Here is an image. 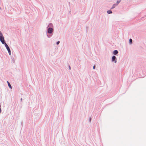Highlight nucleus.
I'll list each match as a JSON object with an SVG mask.
<instances>
[{
  "label": "nucleus",
  "instance_id": "f257e3e1",
  "mask_svg": "<svg viewBox=\"0 0 146 146\" xmlns=\"http://www.w3.org/2000/svg\"><path fill=\"white\" fill-rule=\"evenodd\" d=\"M0 40L3 44H4L5 42L4 37L3 36H0Z\"/></svg>",
  "mask_w": 146,
  "mask_h": 146
},
{
  "label": "nucleus",
  "instance_id": "f03ea898",
  "mask_svg": "<svg viewBox=\"0 0 146 146\" xmlns=\"http://www.w3.org/2000/svg\"><path fill=\"white\" fill-rule=\"evenodd\" d=\"M53 29L51 28H49L48 29V33H52Z\"/></svg>",
  "mask_w": 146,
  "mask_h": 146
},
{
  "label": "nucleus",
  "instance_id": "7ed1b4c3",
  "mask_svg": "<svg viewBox=\"0 0 146 146\" xmlns=\"http://www.w3.org/2000/svg\"><path fill=\"white\" fill-rule=\"evenodd\" d=\"M116 59V57L113 56H112V61H114V62L115 63L117 62V61L115 60Z\"/></svg>",
  "mask_w": 146,
  "mask_h": 146
},
{
  "label": "nucleus",
  "instance_id": "20e7f679",
  "mask_svg": "<svg viewBox=\"0 0 146 146\" xmlns=\"http://www.w3.org/2000/svg\"><path fill=\"white\" fill-rule=\"evenodd\" d=\"M118 53V51L117 50H115L113 51V54L114 55H116Z\"/></svg>",
  "mask_w": 146,
  "mask_h": 146
},
{
  "label": "nucleus",
  "instance_id": "39448f33",
  "mask_svg": "<svg viewBox=\"0 0 146 146\" xmlns=\"http://www.w3.org/2000/svg\"><path fill=\"white\" fill-rule=\"evenodd\" d=\"M4 44H5V46L6 48L7 49V50L10 48L8 45L6 43H5Z\"/></svg>",
  "mask_w": 146,
  "mask_h": 146
},
{
  "label": "nucleus",
  "instance_id": "423d86ee",
  "mask_svg": "<svg viewBox=\"0 0 146 146\" xmlns=\"http://www.w3.org/2000/svg\"><path fill=\"white\" fill-rule=\"evenodd\" d=\"M7 82L8 83V86L9 87V88H10L11 89H12V88L11 86V85L10 84V83H9V82L8 81Z\"/></svg>",
  "mask_w": 146,
  "mask_h": 146
},
{
  "label": "nucleus",
  "instance_id": "0eeeda50",
  "mask_svg": "<svg viewBox=\"0 0 146 146\" xmlns=\"http://www.w3.org/2000/svg\"><path fill=\"white\" fill-rule=\"evenodd\" d=\"M117 5V4H114L113 5L112 8L111 9H113L114 8H115V7Z\"/></svg>",
  "mask_w": 146,
  "mask_h": 146
},
{
  "label": "nucleus",
  "instance_id": "6e6552de",
  "mask_svg": "<svg viewBox=\"0 0 146 146\" xmlns=\"http://www.w3.org/2000/svg\"><path fill=\"white\" fill-rule=\"evenodd\" d=\"M107 13L108 14H110V13H112V12L111 11V10H109V11H107Z\"/></svg>",
  "mask_w": 146,
  "mask_h": 146
},
{
  "label": "nucleus",
  "instance_id": "1a4fd4ad",
  "mask_svg": "<svg viewBox=\"0 0 146 146\" xmlns=\"http://www.w3.org/2000/svg\"><path fill=\"white\" fill-rule=\"evenodd\" d=\"M7 50L9 52V54L10 55H11V50H10V48H9V49H8Z\"/></svg>",
  "mask_w": 146,
  "mask_h": 146
},
{
  "label": "nucleus",
  "instance_id": "9d476101",
  "mask_svg": "<svg viewBox=\"0 0 146 146\" xmlns=\"http://www.w3.org/2000/svg\"><path fill=\"white\" fill-rule=\"evenodd\" d=\"M7 50L9 52V54L10 55H11V50H10V48H9V49H8Z\"/></svg>",
  "mask_w": 146,
  "mask_h": 146
},
{
  "label": "nucleus",
  "instance_id": "9b49d317",
  "mask_svg": "<svg viewBox=\"0 0 146 146\" xmlns=\"http://www.w3.org/2000/svg\"><path fill=\"white\" fill-rule=\"evenodd\" d=\"M129 43L131 44L132 42V40L131 39H130L129 40Z\"/></svg>",
  "mask_w": 146,
  "mask_h": 146
},
{
  "label": "nucleus",
  "instance_id": "f8f14e48",
  "mask_svg": "<svg viewBox=\"0 0 146 146\" xmlns=\"http://www.w3.org/2000/svg\"><path fill=\"white\" fill-rule=\"evenodd\" d=\"M120 1H121L120 0L117 1V4H118L120 2Z\"/></svg>",
  "mask_w": 146,
  "mask_h": 146
},
{
  "label": "nucleus",
  "instance_id": "ddd939ff",
  "mask_svg": "<svg viewBox=\"0 0 146 146\" xmlns=\"http://www.w3.org/2000/svg\"><path fill=\"white\" fill-rule=\"evenodd\" d=\"M60 43V42L59 41H58L57 43H56V44H58Z\"/></svg>",
  "mask_w": 146,
  "mask_h": 146
},
{
  "label": "nucleus",
  "instance_id": "4468645a",
  "mask_svg": "<svg viewBox=\"0 0 146 146\" xmlns=\"http://www.w3.org/2000/svg\"><path fill=\"white\" fill-rule=\"evenodd\" d=\"M3 36L2 34L1 33V31H0V36Z\"/></svg>",
  "mask_w": 146,
  "mask_h": 146
},
{
  "label": "nucleus",
  "instance_id": "2eb2a0df",
  "mask_svg": "<svg viewBox=\"0 0 146 146\" xmlns=\"http://www.w3.org/2000/svg\"><path fill=\"white\" fill-rule=\"evenodd\" d=\"M95 66H93V69H94L95 68Z\"/></svg>",
  "mask_w": 146,
  "mask_h": 146
},
{
  "label": "nucleus",
  "instance_id": "dca6fc26",
  "mask_svg": "<svg viewBox=\"0 0 146 146\" xmlns=\"http://www.w3.org/2000/svg\"><path fill=\"white\" fill-rule=\"evenodd\" d=\"M69 68H70V66H69Z\"/></svg>",
  "mask_w": 146,
  "mask_h": 146
},
{
  "label": "nucleus",
  "instance_id": "f3484780",
  "mask_svg": "<svg viewBox=\"0 0 146 146\" xmlns=\"http://www.w3.org/2000/svg\"><path fill=\"white\" fill-rule=\"evenodd\" d=\"M91 119L90 118V121H91Z\"/></svg>",
  "mask_w": 146,
  "mask_h": 146
},
{
  "label": "nucleus",
  "instance_id": "a211bd4d",
  "mask_svg": "<svg viewBox=\"0 0 146 146\" xmlns=\"http://www.w3.org/2000/svg\"><path fill=\"white\" fill-rule=\"evenodd\" d=\"M0 9H1V8L0 7Z\"/></svg>",
  "mask_w": 146,
  "mask_h": 146
}]
</instances>
